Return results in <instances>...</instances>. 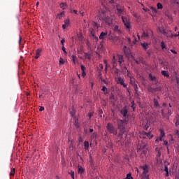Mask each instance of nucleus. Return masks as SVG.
Listing matches in <instances>:
<instances>
[{
  "label": "nucleus",
  "instance_id": "obj_16",
  "mask_svg": "<svg viewBox=\"0 0 179 179\" xmlns=\"http://www.w3.org/2000/svg\"><path fill=\"white\" fill-rule=\"evenodd\" d=\"M107 34H108V32L106 31V32H101L100 34V36H99V39L100 40H104V38H106Z\"/></svg>",
  "mask_w": 179,
  "mask_h": 179
},
{
  "label": "nucleus",
  "instance_id": "obj_57",
  "mask_svg": "<svg viewBox=\"0 0 179 179\" xmlns=\"http://www.w3.org/2000/svg\"><path fill=\"white\" fill-rule=\"evenodd\" d=\"M80 14L82 17L85 16V12L83 11H80Z\"/></svg>",
  "mask_w": 179,
  "mask_h": 179
},
{
  "label": "nucleus",
  "instance_id": "obj_63",
  "mask_svg": "<svg viewBox=\"0 0 179 179\" xmlns=\"http://www.w3.org/2000/svg\"><path fill=\"white\" fill-rule=\"evenodd\" d=\"M99 68H100L101 69H103V64H99Z\"/></svg>",
  "mask_w": 179,
  "mask_h": 179
},
{
  "label": "nucleus",
  "instance_id": "obj_10",
  "mask_svg": "<svg viewBox=\"0 0 179 179\" xmlns=\"http://www.w3.org/2000/svg\"><path fill=\"white\" fill-rule=\"evenodd\" d=\"M122 50H123L126 57H129L131 55V50H129V48L127 47V45L122 46Z\"/></svg>",
  "mask_w": 179,
  "mask_h": 179
},
{
  "label": "nucleus",
  "instance_id": "obj_17",
  "mask_svg": "<svg viewBox=\"0 0 179 179\" xmlns=\"http://www.w3.org/2000/svg\"><path fill=\"white\" fill-rule=\"evenodd\" d=\"M78 174H83L85 173V169H83V167H82V166L78 165Z\"/></svg>",
  "mask_w": 179,
  "mask_h": 179
},
{
  "label": "nucleus",
  "instance_id": "obj_45",
  "mask_svg": "<svg viewBox=\"0 0 179 179\" xmlns=\"http://www.w3.org/2000/svg\"><path fill=\"white\" fill-rule=\"evenodd\" d=\"M178 125H179V116L176 117V127H178Z\"/></svg>",
  "mask_w": 179,
  "mask_h": 179
},
{
  "label": "nucleus",
  "instance_id": "obj_52",
  "mask_svg": "<svg viewBox=\"0 0 179 179\" xmlns=\"http://www.w3.org/2000/svg\"><path fill=\"white\" fill-rule=\"evenodd\" d=\"M86 75H87L86 71H83V72H82V77H83V78H85V77H86Z\"/></svg>",
  "mask_w": 179,
  "mask_h": 179
},
{
  "label": "nucleus",
  "instance_id": "obj_37",
  "mask_svg": "<svg viewBox=\"0 0 179 179\" xmlns=\"http://www.w3.org/2000/svg\"><path fill=\"white\" fill-rule=\"evenodd\" d=\"M157 9H163V4H162L161 3H158L157 4Z\"/></svg>",
  "mask_w": 179,
  "mask_h": 179
},
{
  "label": "nucleus",
  "instance_id": "obj_41",
  "mask_svg": "<svg viewBox=\"0 0 179 179\" xmlns=\"http://www.w3.org/2000/svg\"><path fill=\"white\" fill-rule=\"evenodd\" d=\"M101 90L103 92H104V94H107V87H103Z\"/></svg>",
  "mask_w": 179,
  "mask_h": 179
},
{
  "label": "nucleus",
  "instance_id": "obj_26",
  "mask_svg": "<svg viewBox=\"0 0 179 179\" xmlns=\"http://www.w3.org/2000/svg\"><path fill=\"white\" fill-rule=\"evenodd\" d=\"M161 47H162V50H167L166 43H164V41H162L161 43Z\"/></svg>",
  "mask_w": 179,
  "mask_h": 179
},
{
  "label": "nucleus",
  "instance_id": "obj_53",
  "mask_svg": "<svg viewBox=\"0 0 179 179\" xmlns=\"http://www.w3.org/2000/svg\"><path fill=\"white\" fill-rule=\"evenodd\" d=\"M103 64H105V65H106V69H107V67L108 66V65L107 64V60H106V59H104V60H103Z\"/></svg>",
  "mask_w": 179,
  "mask_h": 179
},
{
  "label": "nucleus",
  "instance_id": "obj_25",
  "mask_svg": "<svg viewBox=\"0 0 179 179\" xmlns=\"http://www.w3.org/2000/svg\"><path fill=\"white\" fill-rule=\"evenodd\" d=\"M84 148L85 149V150H87V149H89V141L84 142Z\"/></svg>",
  "mask_w": 179,
  "mask_h": 179
},
{
  "label": "nucleus",
  "instance_id": "obj_11",
  "mask_svg": "<svg viewBox=\"0 0 179 179\" xmlns=\"http://www.w3.org/2000/svg\"><path fill=\"white\" fill-rule=\"evenodd\" d=\"M120 113L123 117H127L128 116V108L127 106H124L123 108L120 110Z\"/></svg>",
  "mask_w": 179,
  "mask_h": 179
},
{
  "label": "nucleus",
  "instance_id": "obj_38",
  "mask_svg": "<svg viewBox=\"0 0 179 179\" xmlns=\"http://www.w3.org/2000/svg\"><path fill=\"white\" fill-rule=\"evenodd\" d=\"M75 113H76L75 109L72 108V110L70 111V114H71V117H75Z\"/></svg>",
  "mask_w": 179,
  "mask_h": 179
},
{
  "label": "nucleus",
  "instance_id": "obj_48",
  "mask_svg": "<svg viewBox=\"0 0 179 179\" xmlns=\"http://www.w3.org/2000/svg\"><path fill=\"white\" fill-rule=\"evenodd\" d=\"M131 104H132L131 108H133V111H135V107H134V106H135V101H133L131 102Z\"/></svg>",
  "mask_w": 179,
  "mask_h": 179
},
{
  "label": "nucleus",
  "instance_id": "obj_2",
  "mask_svg": "<svg viewBox=\"0 0 179 179\" xmlns=\"http://www.w3.org/2000/svg\"><path fill=\"white\" fill-rule=\"evenodd\" d=\"M153 134H152V131L150 132H145V131H141L140 132V138L141 139H152L153 138Z\"/></svg>",
  "mask_w": 179,
  "mask_h": 179
},
{
  "label": "nucleus",
  "instance_id": "obj_9",
  "mask_svg": "<svg viewBox=\"0 0 179 179\" xmlns=\"http://www.w3.org/2000/svg\"><path fill=\"white\" fill-rule=\"evenodd\" d=\"M115 81L117 85H121V86H123V87H127L125 81L124 80V78H121V76L115 78Z\"/></svg>",
  "mask_w": 179,
  "mask_h": 179
},
{
  "label": "nucleus",
  "instance_id": "obj_34",
  "mask_svg": "<svg viewBox=\"0 0 179 179\" xmlns=\"http://www.w3.org/2000/svg\"><path fill=\"white\" fill-rule=\"evenodd\" d=\"M96 138H97V133L96 132L92 133L91 135V139H94Z\"/></svg>",
  "mask_w": 179,
  "mask_h": 179
},
{
  "label": "nucleus",
  "instance_id": "obj_23",
  "mask_svg": "<svg viewBox=\"0 0 179 179\" xmlns=\"http://www.w3.org/2000/svg\"><path fill=\"white\" fill-rule=\"evenodd\" d=\"M67 6H67L66 3H60V8H61L62 9H63V10H65V9H66Z\"/></svg>",
  "mask_w": 179,
  "mask_h": 179
},
{
  "label": "nucleus",
  "instance_id": "obj_32",
  "mask_svg": "<svg viewBox=\"0 0 179 179\" xmlns=\"http://www.w3.org/2000/svg\"><path fill=\"white\" fill-rule=\"evenodd\" d=\"M149 78H150V80H153L154 82H156V80H157L156 77L152 76V74H149Z\"/></svg>",
  "mask_w": 179,
  "mask_h": 179
},
{
  "label": "nucleus",
  "instance_id": "obj_18",
  "mask_svg": "<svg viewBox=\"0 0 179 179\" xmlns=\"http://www.w3.org/2000/svg\"><path fill=\"white\" fill-rule=\"evenodd\" d=\"M159 31L164 34V36H166V37H170V35L167 34V32L166 31V30L163 28H159Z\"/></svg>",
  "mask_w": 179,
  "mask_h": 179
},
{
  "label": "nucleus",
  "instance_id": "obj_55",
  "mask_svg": "<svg viewBox=\"0 0 179 179\" xmlns=\"http://www.w3.org/2000/svg\"><path fill=\"white\" fill-rule=\"evenodd\" d=\"M62 51L64 52V54H68V52H66V50L65 49V47L62 46Z\"/></svg>",
  "mask_w": 179,
  "mask_h": 179
},
{
  "label": "nucleus",
  "instance_id": "obj_56",
  "mask_svg": "<svg viewBox=\"0 0 179 179\" xmlns=\"http://www.w3.org/2000/svg\"><path fill=\"white\" fill-rule=\"evenodd\" d=\"M175 134L179 136V131L178 129L175 130Z\"/></svg>",
  "mask_w": 179,
  "mask_h": 179
},
{
  "label": "nucleus",
  "instance_id": "obj_49",
  "mask_svg": "<svg viewBox=\"0 0 179 179\" xmlns=\"http://www.w3.org/2000/svg\"><path fill=\"white\" fill-rule=\"evenodd\" d=\"M159 141L162 142L160 141V136L159 137H157L156 139H155V143H159Z\"/></svg>",
  "mask_w": 179,
  "mask_h": 179
},
{
  "label": "nucleus",
  "instance_id": "obj_33",
  "mask_svg": "<svg viewBox=\"0 0 179 179\" xmlns=\"http://www.w3.org/2000/svg\"><path fill=\"white\" fill-rule=\"evenodd\" d=\"M77 59H78V58L76 57V55H73L72 56V61H73L74 64H76Z\"/></svg>",
  "mask_w": 179,
  "mask_h": 179
},
{
  "label": "nucleus",
  "instance_id": "obj_13",
  "mask_svg": "<svg viewBox=\"0 0 179 179\" xmlns=\"http://www.w3.org/2000/svg\"><path fill=\"white\" fill-rule=\"evenodd\" d=\"M71 26V21L69 19H66L64 20V24L62 25V29L65 30L67 27H69Z\"/></svg>",
  "mask_w": 179,
  "mask_h": 179
},
{
  "label": "nucleus",
  "instance_id": "obj_54",
  "mask_svg": "<svg viewBox=\"0 0 179 179\" xmlns=\"http://www.w3.org/2000/svg\"><path fill=\"white\" fill-rule=\"evenodd\" d=\"M99 115L101 117H103V110L102 109H99Z\"/></svg>",
  "mask_w": 179,
  "mask_h": 179
},
{
  "label": "nucleus",
  "instance_id": "obj_51",
  "mask_svg": "<svg viewBox=\"0 0 179 179\" xmlns=\"http://www.w3.org/2000/svg\"><path fill=\"white\" fill-rule=\"evenodd\" d=\"M71 13H74L75 15H78V10H71Z\"/></svg>",
  "mask_w": 179,
  "mask_h": 179
},
{
  "label": "nucleus",
  "instance_id": "obj_22",
  "mask_svg": "<svg viewBox=\"0 0 179 179\" xmlns=\"http://www.w3.org/2000/svg\"><path fill=\"white\" fill-rule=\"evenodd\" d=\"M141 45L144 50H148L149 48V44L147 43H141Z\"/></svg>",
  "mask_w": 179,
  "mask_h": 179
},
{
  "label": "nucleus",
  "instance_id": "obj_60",
  "mask_svg": "<svg viewBox=\"0 0 179 179\" xmlns=\"http://www.w3.org/2000/svg\"><path fill=\"white\" fill-rule=\"evenodd\" d=\"M171 51L173 54H177V52H176L174 50H171Z\"/></svg>",
  "mask_w": 179,
  "mask_h": 179
},
{
  "label": "nucleus",
  "instance_id": "obj_40",
  "mask_svg": "<svg viewBox=\"0 0 179 179\" xmlns=\"http://www.w3.org/2000/svg\"><path fill=\"white\" fill-rule=\"evenodd\" d=\"M75 125L77 128H79V120L76 119L75 120Z\"/></svg>",
  "mask_w": 179,
  "mask_h": 179
},
{
  "label": "nucleus",
  "instance_id": "obj_43",
  "mask_svg": "<svg viewBox=\"0 0 179 179\" xmlns=\"http://www.w3.org/2000/svg\"><path fill=\"white\" fill-rule=\"evenodd\" d=\"M82 72H86V67L83 65L80 66Z\"/></svg>",
  "mask_w": 179,
  "mask_h": 179
},
{
  "label": "nucleus",
  "instance_id": "obj_61",
  "mask_svg": "<svg viewBox=\"0 0 179 179\" xmlns=\"http://www.w3.org/2000/svg\"><path fill=\"white\" fill-rule=\"evenodd\" d=\"M21 43H22V36H20L19 44H20Z\"/></svg>",
  "mask_w": 179,
  "mask_h": 179
},
{
  "label": "nucleus",
  "instance_id": "obj_5",
  "mask_svg": "<svg viewBox=\"0 0 179 179\" xmlns=\"http://www.w3.org/2000/svg\"><path fill=\"white\" fill-rule=\"evenodd\" d=\"M122 20L124 23V27H126L127 30L129 31L131 30V21L129 20V18L122 16Z\"/></svg>",
  "mask_w": 179,
  "mask_h": 179
},
{
  "label": "nucleus",
  "instance_id": "obj_31",
  "mask_svg": "<svg viewBox=\"0 0 179 179\" xmlns=\"http://www.w3.org/2000/svg\"><path fill=\"white\" fill-rule=\"evenodd\" d=\"M15 168L12 169L10 173V177H13L15 176Z\"/></svg>",
  "mask_w": 179,
  "mask_h": 179
},
{
  "label": "nucleus",
  "instance_id": "obj_12",
  "mask_svg": "<svg viewBox=\"0 0 179 179\" xmlns=\"http://www.w3.org/2000/svg\"><path fill=\"white\" fill-rule=\"evenodd\" d=\"M159 132H160L159 140L161 142H163V138H164V136H166V133L164 132V129L160 128Z\"/></svg>",
  "mask_w": 179,
  "mask_h": 179
},
{
  "label": "nucleus",
  "instance_id": "obj_29",
  "mask_svg": "<svg viewBox=\"0 0 179 179\" xmlns=\"http://www.w3.org/2000/svg\"><path fill=\"white\" fill-rule=\"evenodd\" d=\"M65 16V12H62L60 14L58 15L59 19H62Z\"/></svg>",
  "mask_w": 179,
  "mask_h": 179
},
{
  "label": "nucleus",
  "instance_id": "obj_36",
  "mask_svg": "<svg viewBox=\"0 0 179 179\" xmlns=\"http://www.w3.org/2000/svg\"><path fill=\"white\" fill-rule=\"evenodd\" d=\"M142 37H145V38L149 37V33H148V31H144L142 34Z\"/></svg>",
  "mask_w": 179,
  "mask_h": 179
},
{
  "label": "nucleus",
  "instance_id": "obj_35",
  "mask_svg": "<svg viewBox=\"0 0 179 179\" xmlns=\"http://www.w3.org/2000/svg\"><path fill=\"white\" fill-rule=\"evenodd\" d=\"M64 64H65V60L62 57H60L59 65H64Z\"/></svg>",
  "mask_w": 179,
  "mask_h": 179
},
{
  "label": "nucleus",
  "instance_id": "obj_6",
  "mask_svg": "<svg viewBox=\"0 0 179 179\" xmlns=\"http://www.w3.org/2000/svg\"><path fill=\"white\" fill-rule=\"evenodd\" d=\"M106 129L110 134H114V135H117V130H115V127L111 123H108L106 126Z\"/></svg>",
  "mask_w": 179,
  "mask_h": 179
},
{
  "label": "nucleus",
  "instance_id": "obj_3",
  "mask_svg": "<svg viewBox=\"0 0 179 179\" xmlns=\"http://www.w3.org/2000/svg\"><path fill=\"white\" fill-rule=\"evenodd\" d=\"M117 128H118V129L120 130V134L118 136H120V135H122V134H124V131L125 129V121L118 120H117Z\"/></svg>",
  "mask_w": 179,
  "mask_h": 179
},
{
  "label": "nucleus",
  "instance_id": "obj_28",
  "mask_svg": "<svg viewBox=\"0 0 179 179\" xmlns=\"http://www.w3.org/2000/svg\"><path fill=\"white\" fill-rule=\"evenodd\" d=\"M65 16V12H62L60 14L58 15L59 19H62Z\"/></svg>",
  "mask_w": 179,
  "mask_h": 179
},
{
  "label": "nucleus",
  "instance_id": "obj_4",
  "mask_svg": "<svg viewBox=\"0 0 179 179\" xmlns=\"http://www.w3.org/2000/svg\"><path fill=\"white\" fill-rule=\"evenodd\" d=\"M123 61H124L123 56L121 55H117L116 56H113L112 62L113 64V66H115V62H119V64L121 65Z\"/></svg>",
  "mask_w": 179,
  "mask_h": 179
},
{
  "label": "nucleus",
  "instance_id": "obj_42",
  "mask_svg": "<svg viewBox=\"0 0 179 179\" xmlns=\"http://www.w3.org/2000/svg\"><path fill=\"white\" fill-rule=\"evenodd\" d=\"M164 171L166 173V177H169V168L166 166H165Z\"/></svg>",
  "mask_w": 179,
  "mask_h": 179
},
{
  "label": "nucleus",
  "instance_id": "obj_50",
  "mask_svg": "<svg viewBox=\"0 0 179 179\" xmlns=\"http://www.w3.org/2000/svg\"><path fill=\"white\" fill-rule=\"evenodd\" d=\"M170 33L171 34V31H170ZM171 36L172 37H178L179 36V31H178V34H174V35L171 34Z\"/></svg>",
  "mask_w": 179,
  "mask_h": 179
},
{
  "label": "nucleus",
  "instance_id": "obj_19",
  "mask_svg": "<svg viewBox=\"0 0 179 179\" xmlns=\"http://www.w3.org/2000/svg\"><path fill=\"white\" fill-rule=\"evenodd\" d=\"M159 96H157V98L154 99V106L155 107H159Z\"/></svg>",
  "mask_w": 179,
  "mask_h": 179
},
{
  "label": "nucleus",
  "instance_id": "obj_15",
  "mask_svg": "<svg viewBox=\"0 0 179 179\" xmlns=\"http://www.w3.org/2000/svg\"><path fill=\"white\" fill-rule=\"evenodd\" d=\"M41 52H43V49L38 48L36 50L35 59H38V57L41 56Z\"/></svg>",
  "mask_w": 179,
  "mask_h": 179
},
{
  "label": "nucleus",
  "instance_id": "obj_8",
  "mask_svg": "<svg viewBox=\"0 0 179 179\" xmlns=\"http://www.w3.org/2000/svg\"><path fill=\"white\" fill-rule=\"evenodd\" d=\"M137 152L138 153H141V152H142L143 155H146V153H148V150L146 149V144L145 143L141 144Z\"/></svg>",
  "mask_w": 179,
  "mask_h": 179
},
{
  "label": "nucleus",
  "instance_id": "obj_21",
  "mask_svg": "<svg viewBox=\"0 0 179 179\" xmlns=\"http://www.w3.org/2000/svg\"><path fill=\"white\" fill-rule=\"evenodd\" d=\"M162 75H163V76H166V78H169L170 74H169V71H162Z\"/></svg>",
  "mask_w": 179,
  "mask_h": 179
},
{
  "label": "nucleus",
  "instance_id": "obj_7",
  "mask_svg": "<svg viewBox=\"0 0 179 179\" xmlns=\"http://www.w3.org/2000/svg\"><path fill=\"white\" fill-rule=\"evenodd\" d=\"M140 169H142V170H143V176H145L147 179H149V176H148V173H149V166H148V164L140 166Z\"/></svg>",
  "mask_w": 179,
  "mask_h": 179
},
{
  "label": "nucleus",
  "instance_id": "obj_46",
  "mask_svg": "<svg viewBox=\"0 0 179 179\" xmlns=\"http://www.w3.org/2000/svg\"><path fill=\"white\" fill-rule=\"evenodd\" d=\"M114 30L115 31H120V27L118 25L115 26Z\"/></svg>",
  "mask_w": 179,
  "mask_h": 179
},
{
  "label": "nucleus",
  "instance_id": "obj_58",
  "mask_svg": "<svg viewBox=\"0 0 179 179\" xmlns=\"http://www.w3.org/2000/svg\"><path fill=\"white\" fill-rule=\"evenodd\" d=\"M39 111H44V107L40 106Z\"/></svg>",
  "mask_w": 179,
  "mask_h": 179
},
{
  "label": "nucleus",
  "instance_id": "obj_27",
  "mask_svg": "<svg viewBox=\"0 0 179 179\" xmlns=\"http://www.w3.org/2000/svg\"><path fill=\"white\" fill-rule=\"evenodd\" d=\"M122 12H124V9L122 8H117V15L121 16L122 15Z\"/></svg>",
  "mask_w": 179,
  "mask_h": 179
},
{
  "label": "nucleus",
  "instance_id": "obj_1",
  "mask_svg": "<svg viewBox=\"0 0 179 179\" xmlns=\"http://www.w3.org/2000/svg\"><path fill=\"white\" fill-rule=\"evenodd\" d=\"M99 19L105 22L108 26L113 25V18L110 17H106V11L102 12V16H100Z\"/></svg>",
  "mask_w": 179,
  "mask_h": 179
},
{
  "label": "nucleus",
  "instance_id": "obj_30",
  "mask_svg": "<svg viewBox=\"0 0 179 179\" xmlns=\"http://www.w3.org/2000/svg\"><path fill=\"white\" fill-rule=\"evenodd\" d=\"M69 174H70V176H71V178L75 179V171H70L69 172Z\"/></svg>",
  "mask_w": 179,
  "mask_h": 179
},
{
  "label": "nucleus",
  "instance_id": "obj_20",
  "mask_svg": "<svg viewBox=\"0 0 179 179\" xmlns=\"http://www.w3.org/2000/svg\"><path fill=\"white\" fill-rule=\"evenodd\" d=\"M155 152H157V157H160L162 156V152H160V148L157 147L155 148Z\"/></svg>",
  "mask_w": 179,
  "mask_h": 179
},
{
  "label": "nucleus",
  "instance_id": "obj_14",
  "mask_svg": "<svg viewBox=\"0 0 179 179\" xmlns=\"http://www.w3.org/2000/svg\"><path fill=\"white\" fill-rule=\"evenodd\" d=\"M142 125L145 131H148V129H149V127H150V124L149 123V122H148V120L143 122Z\"/></svg>",
  "mask_w": 179,
  "mask_h": 179
},
{
  "label": "nucleus",
  "instance_id": "obj_62",
  "mask_svg": "<svg viewBox=\"0 0 179 179\" xmlns=\"http://www.w3.org/2000/svg\"><path fill=\"white\" fill-rule=\"evenodd\" d=\"M127 41H128L129 44H131V38H128Z\"/></svg>",
  "mask_w": 179,
  "mask_h": 179
},
{
  "label": "nucleus",
  "instance_id": "obj_59",
  "mask_svg": "<svg viewBox=\"0 0 179 179\" xmlns=\"http://www.w3.org/2000/svg\"><path fill=\"white\" fill-rule=\"evenodd\" d=\"M65 43V39H62V41H61V44L63 45V47H64V44Z\"/></svg>",
  "mask_w": 179,
  "mask_h": 179
},
{
  "label": "nucleus",
  "instance_id": "obj_24",
  "mask_svg": "<svg viewBox=\"0 0 179 179\" xmlns=\"http://www.w3.org/2000/svg\"><path fill=\"white\" fill-rule=\"evenodd\" d=\"M85 57L87 59H92V55L90 53L85 52Z\"/></svg>",
  "mask_w": 179,
  "mask_h": 179
},
{
  "label": "nucleus",
  "instance_id": "obj_44",
  "mask_svg": "<svg viewBox=\"0 0 179 179\" xmlns=\"http://www.w3.org/2000/svg\"><path fill=\"white\" fill-rule=\"evenodd\" d=\"M89 85L91 87V88L92 89L93 86H94V83H93L92 80H90Z\"/></svg>",
  "mask_w": 179,
  "mask_h": 179
},
{
  "label": "nucleus",
  "instance_id": "obj_39",
  "mask_svg": "<svg viewBox=\"0 0 179 179\" xmlns=\"http://www.w3.org/2000/svg\"><path fill=\"white\" fill-rule=\"evenodd\" d=\"M164 145H165V146H166V149H167V150H168V152H169V142L167 141H164Z\"/></svg>",
  "mask_w": 179,
  "mask_h": 179
},
{
  "label": "nucleus",
  "instance_id": "obj_47",
  "mask_svg": "<svg viewBox=\"0 0 179 179\" xmlns=\"http://www.w3.org/2000/svg\"><path fill=\"white\" fill-rule=\"evenodd\" d=\"M94 112H90L88 113L89 118H92V116L94 115Z\"/></svg>",
  "mask_w": 179,
  "mask_h": 179
},
{
  "label": "nucleus",
  "instance_id": "obj_64",
  "mask_svg": "<svg viewBox=\"0 0 179 179\" xmlns=\"http://www.w3.org/2000/svg\"><path fill=\"white\" fill-rule=\"evenodd\" d=\"M168 115H171V110H169L168 111Z\"/></svg>",
  "mask_w": 179,
  "mask_h": 179
}]
</instances>
